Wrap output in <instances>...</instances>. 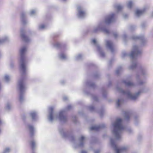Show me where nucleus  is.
<instances>
[{
    "label": "nucleus",
    "mask_w": 153,
    "mask_h": 153,
    "mask_svg": "<svg viewBox=\"0 0 153 153\" xmlns=\"http://www.w3.org/2000/svg\"><path fill=\"white\" fill-rule=\"evenodd\" d=\"M25 47H22L20 50V58L19 60L20 69L21 72L22 77L19 80L18 84V88L19 91V100L20 102L24 100V94L27 87L24 82L23 76L26 74L27 67L26 65L27 57L25 53L26 51Z\"/></svg>",
    "instance_id": "nucleus-1"
},
{
    "label": "nucleus",
    "mask_w": 153,
    "mask_h": 153,
    "mask_svg": "<svg viewBox=\"0 0 153 153\" xmlns=\"http://www.w3.org/2000/svg\"><path fill=\"white\" fill-rule=\"evenodd\" d=\"M142 53V50L138 46L134 45L131 53L128 54L126 51H123L121 56L123 58L128 56H129L131 59V62L130 65L129 66V69L130 70H133L136 68L137 65V61L136 57L140 55Z\"/></svg>",
    "instance_id": "nucleus-2"
},
{
    "label": "nucleus",
    "mask_w": 153,
    "mask_h": 153,
    "mask_svg": "<svg viewBox=\"0 0 153 153\" xmlns=\"http://www.w3.org/2000/svg\"><path fill=\"white\" fill-rule=\"evenodd\" d=\"M112 133L117 140H120L122 138V134L126 130V127L122 124V120L117 119L111 124Z\"/></svg>",
    "instance_id": "nucleus-3"
},
{
    "label": "nucleus",
    "mask_w": 153,
    "mask_h": 153,
    "mask_svg": "<svg viewBox=\"0 0 153 153\" xmlns=\"http://www.w3.org/2000/svg\"><path fill=\"white\" fill-rule=\"evenodd\" d=\"M117 90L123 94L126 95L127 97L131 100L136 102L138 100L141 93L146 92L149 90V89L145 86L140 89L137 92L131 94L129 90L124 91L121 88L117 87Z\"/></svg>",
    "instance_id": "nucleus-4"
},
{
    "label": "nucleus",
    "mask_w": 153,
    "mask_h": 153,
    "mask_svg": "<svg viewBox=\"0 0 153 153\" xmlns=\"http://www.w3.org/2000/svg\"><path fill=\"white\" fill-rule=\"evenodd\" d=\"M70 140L74 143V147L76 148L79 147H83L84 146L85 141L86 140V138L83 136H82L79 139V142L77 144L75 143V139L74 137L71 136L69 137Z\"/></svg>",
    "instance_id": "nucleus-5"
},
{
    "label": "nucleus",
    "mask_w": 153,
    "mask_h": 153,
    "mask_svg": "<svg viewBox=\"0 0 153 153\" xmlns=\"http://www.w3.org/2000/svg\"><path fill=\"white\" fill-rule=\"evenodd\" d=\"M99 31H102L107 34L110 33L109 30L107 29L105 22H104L100 23L97 26L94 27L92 31L95 33Z\"/></svg>",
    "instance_id": "nucleus-6"
},
{
    "label": "nucleus",
    "mask_w": 153,
    "mask_h": 153,
    "mask_svg": "<svg viewBox=\"0 0 153 153\" xmlns=\"http://www.w3.org/2000/svg\"><path fill=\"white\" fill-rule=\"evenodd\" d=\"M72 108L71 105H69L64 110L61 111L59 112L58 118L60 121L65 123L67 121L68 119L66 115V111L70 110Z\"/></svg>",
    "instance_id": "nucleus-7"
},
{
    "label": "nucleus",
    "mask_w": 153,
    "mask_h": 153,
    "mask_svg": "<svg viewBox=\"0 0 153 153\" xmlns=\"http://www.w3.org/2000/svg\"><path fill=\"white\" fill-rule=\"evenodd\" d=\"M110 143L111 146L115 151L116 153H121L126 152L128 149V147L127 146H123L118 148L115 144L114 140L112 138L110 139Z\"/></svg>",
    "instance_id": "nucleus-8"
},
{
    "label": "nucleus",
    "mask_w": 153,
    "mask_h": 153,
    "mask_svg": "<svg viewBox=\"0 0 153 153\" xmlns=\"http://www.w3.org/2000/svg\"><path fill=\"white\" fill-rule=\"evenodd\" d=\"M58 117L57 115L54 112L53 108V107H51L49 108V115L48 116V119L51 122H52L54 120H56Z\"/></svg>",
    "instance_id": "nucleus-9"
},
{
    "label": "nucleus",
    "mask_w": 153,
    "mask_h": 153,
    "mask_svg": "<svg viewBox=\"0 0 153 153\" xmlns=\"http://www.w3.org/2000/svg\"><path fill=\"white\" fill-rule=\"evenodd\" d=\"M137 67L139 70V72L141 75L143 76L144 78L147 76L148 75V73L147 68L144 66L139 65L137 62V66L135 69Z\"/></svg>",
    "instance_id": "nucleus-10"
},
{
    "label": "nucleus",
    "mask_w": 153,
    "mask_h": 153,
    "mask_svg": "<svg viewBox=\"0 0 153 153\" xmlns=\"http://www.w3.org/2000/svg\"><path fill=\"white\" fill-rule=\"evenodd\" d=\"M77 16L79 18H84L86 16L85 11L83 7L80 5H78L77 7Z\"/></svg>",
    "instance_id": "nucleus-11"
},
{
    "label": "nucleus",
    "mask_w": 153,
    "mask_h": 153,
    "mask_svg": "<svg viewBox=\"0 0 153 153\" xmlns=\"http://www.w3.org/2000/svg\"><path fill=\"white\" fill-rule=\"evenodd\" d=\"M132 39L133 40H140L141 42L140 46H144L146 43V39L144 36L141 35L140 36H137L136 35H133L131 37Z\"/></svg>",
    "instance_id": "nucleus-12"
},
{
    "label": "nucleus",
    "mask_w": 153,
    "mask_h": 153,
    "mask_svg": "<svg viewBox=\"0 0 153 153\" xmlns=\"http://www.w3.org/2000/svg\"><path fill=\"white\" fill-rule=\"evenodd\" d=\"M92 42L97 47V50L100 53L101 56L103 57H104L105 56V53L103 51L102 48L99 44L96 42V40L95 39H93L92 40Z\"/></svg>",
    "instance_id": "nucleus-13"
},
{
    "label": "nucleus",
    "mask_w": 153,
    "mask_h": 153,
    "mask_svg": "<svg viewBox=\"0 0 153 153\" xmlns=\"http://www.w3.org/2000/svg\"><path fill=\"white\" fill-rule=\"evenodd\" d=\"M115 14L112 13L107 16L105 19V22L106 24H109L115 21Z\"/></svg>",
    "instance_id": "nucleus-14"
},
{
    "label": "nucleus",
    "mask_w": 153,
    "mask_h": 153,
    "mask_svg": "<svg viewBox=\"0 0 153 153\" xmlns=\"http://www.w3.org/2000/svg\"><path fill=\"white\" fill-rule=\"evenodd\" d=\"M136 79L137 84L138 85H143L146 83V81L145 80H142L140 79V75L137 73L136 74Z\"/></svg>",
    "instance_id": "nucleus-15"
},
{
    "label": "nucleus",
    "mask_w": 153,
    "mask_h": 153,
    "mask_svg": "<svg viewBox=\"0 0 153 153\" xmlns=\"http://www.w3.org/2000/svg\"><path fill=\"white\" fill-rule=\"evenodd\" d=\"M105 42L106 47L109 49L112 53H113L114 49L113 43L110 40H106Z\"/></svg>",
    "instance_id": "nucleus-16"
},
{
    "label": "nucleus",
    "mask_w": 153,
    "mask_h": 153,
    "mask_svg": "<svg viewBox=\"0 0 153 153\" xmlns=\"http://www.w3.org/2000/svg\"><path fill=\"white\" fill-rule=\"evenodd\" d=\"M25 30L23 29L21 30V35L22 39L25 42H28L30 41V39L25 34Z\"/></svg>",
    "instance_id": "nucleus-17"
},
{
    "label": "nucleus",
    "mask_w": 153,
    "mask_h": 153,
    "mask_svg": "<svg viewBox=\"0 0 153 153\" xmlns=\"http://www.w3.org/2000/svg\"><path fill=\"white\" fill-rule=\"evenodd\" d=\"M122 82L125 84L126 86L128 87H134L136 85V84L133 82L129 81L127 80H124L122 81Z\"/></svg>",
    "instance_id": "nucleus-18"
},
{
    "label": "nucleus",
    "mask_w": 153,
    "mask_h": 153,
    "mask_svg": "<svg viewBox=\"0 0 153 153\" xmlns=\"http://www.w3.org/2000/svg\"><path fill=\"white\" fill-rule=\"evenodd\" d=\"M105 127V125L104 124H102L98 125H96L92 126L90 128L91 130H94L98 131L100 129L104 128Z\"/></svg>",
    "instance_id": "nucleus-19"
},
{
    "label": "nucleus",
    "mask_w": 153,
    "mask_h": 153,
    "mask_svg": "<svg viewBox=\"0 0 153 153\" xmlns=\"http://www.w3.org/2000/svg\"><path fill=\"white\" fill-rule=\"evenodd\" d=\"M148 9V8L147 7H145L143 9L139 10H136L135 12V16L136 17H138L141 15H142L143 13L145 12V11L146 10Z\"/></svg>",
    "instance_id": "nucleus-20"
},
{
    "label": "nucleus",
    "mask_w": 153,
    "mask_h": 153,
    "mask_svg": "<svg viewBox=\"0 0 153 153\" xmlns=\"http://www.w3.org/2000/svg\"><path fill=\"white\" fill-rule=\"evenodd\" d=\"M28 129L30 132V137H32L34 134L35 129L34 127L32 125L28 124L27 125Z\"/></svg>",
    "instance_id": "nucleus-21"
},
{
    "label": "nucleus",
    "mask_w": 153,
    "mask_h": 153,
    "mask_svg": "<svg viewBox=\"0 0 153 153\" xmlns=\"http://www.w3.org/2000/svg\"><path fill=\"white\" fill-rule=\"evenodd\" d=\"M21 19L23 25H25L27 23V21L26 19V14L24 12H22L21 13Z\"/></svg>",
    "instance_id": "nucleus-22"
},
{
    "label": "nucleus",
    "mask_w": 153,
    "mask_h": 153,
    "mask_svg": "<svg viewBox=\"0 0 153 153\" xmlns=\"http://www.w3.org/2000/svg\"><path fill=\"white\" fill-rule=\"evenodd\" d=\"M30 115L33 121H35L38 119L37 113L34 111L31 112L30 113Z\"/></svg>",
    "instance_id": "nucleus-23"
},
{
    "label": "nucleus",
    "mask_w": 153,
    "mask_h": 153,
    "mask_svg": "<svg viewBox=\"0 0 153 153\" xmlns=\"http://www.w3.org/2000/svg\"><path fill=\"white\" fill-rule=\"evenodd\" d=\"M131 114V113L128 111H125L124 112V117L126 120H128Z\"/></svg>",
    "instance_id": "nucleus-24"
},
{
    "label": "nucleus",
    "mask_w": 153,
    "mask_h": 153,
    "mask_svg": "<svg viewBox=\"0 0 153 153\" xmlns=\"http://www.w3.org/2000/svg\"><path fill=\"white\" fill-rule=\"evenodd\" d=\"M59 58L61 59L65 60L67 59V57L66 55L63 53H61L59 55Z\"/></svg>",
    "instance_id": "nucleus-25"
},
{
    "label": "nucleus",
    "mask_w": 153,
    "mask_h": 153,
    "mask_svg": "<svg viewBox=\"0 0 153 153\" xmlns=\"http://www.w3.org/2000/svg\"><path fill=\"white\" fill-rule=\"evenodd\" d=\"M86 84L87 86L93 88L96 87V85L95 84L91 82L88 81L86 82Z\"/></svg>",
    "instance_id": "nucleus-26"
},
{
    "label": "nucleus",
    "mask_w": 153,
    "mask_h": 153,
    "mask_svg": "<svg viewBox=\"0 0 153 153\" xmlns=\"http://www.w3.org/2000/svg\"><path fill=\"white\" fill-rule=\"evenodd\" d=\"M134 123L136 125L140 121V116L139 115H136L134 116Z\"/></svg>",
    "instance_id": "nucleus-27"
},
{
    "label": "nucleus",
    "mask_w": 153,
    "mask_h": 153,
    "mask_svg": "<svg viewBox=\"0 0 153 153\" xmlns=\"http://www.w3.org/2000/svg\"><path fill=\"white\" fill-rule=\"evenodd\" d=\"M114 7L118 12L121 11L123 8V7L120 4H116L114 5Z\"/></svg>",
    "instance_id": "nucleus-28"
},
{
    "label": "nucleus",
    "mask_w": 153,
    "mask_h": 153,
    "mask_svg": "<svg viewBox=\"0 0 153 153\" xmlns=\"http://www.w3.org/2000/svg\"><path fill=\"white\" fill-rule=\"evenodd\" d=\"M59 131L63 137H68L67 134L64 131L62 128H60L59 129Z\"/></svg>",
    "instance_id": "nucleus-29"
},
{
    "label": "nucleus",
    "mask_w": 153,
    "mask_h": 153,
    "mask_svg": "<svg viewBox=\"0 0 153 153\" xmlns=\"http://www.w3.org/2000/svg\"><path fill=\"white\" fill-rule=\"evenodd\" d=\"M30 144L31 145V148L32 150V153H35L34 152V150L35 148V143L34 140H33L31 141Z\"/></svg>",
    "instance_id": "nucleus-30"
},
{
    "label": "nucleus",
    "mask_w": 153,
    "mask_h": 153,
    "mask_svg": "<svg viewBox=\"0 0 153 153\" xmlns=\"http://www.w3.org/2000/svg\"><path fill=\"white\" fill-rule=\"evenodd\" d=\"M123 101V100L121 99H118L116 101V105L117 108L120 107V105Z\"/></svg>",
    "instance_id": "nucleus-31"
},
{
    "label": "nucleus",
    "mask_w": 153,
    "mask_h": 153,
    "mask_svg": "<svg viewBox=\"0 0 153 153\" xmlns=\"http://www.w3.org/2000/svg\"><path fill=\"white\" fill-rule=\"evenodd\" d=\"M122 71V68L121 67H119L116 71V73L117 75H118Z\"/></svg>",
    "instance_id": "nucleus-32"
},
{
    "label": "nucleus",
    "mask_w": 153,
    "mask_h": 153,
    "mask_svg": "<svg viewBox=\"0 0 153 153\" xmlns=\"http://www.w3.org/2000/svg\"><path fill=\"white\" fill-rule=\"evenodd\" d=\"M8 38L6 36H4L3 39H0V45L4 42L8 41Z\"/></svg>",
    "instance_id": "nucleus-33"
},
{
    "label": "nucleus",
    "mask_w": 153,
    "mask_h": 153,
    "mask_svg": "<svg viewBox=\"0 0 153 153\" xmlns=\"http://www.w3.org/2000/svg\"><path fill=\"white\" fill-rule=\"evenodd\" d=\"M142 28L143 29H145L147 26V24L146 22H143L141 25Z\"/></svg>",
    "instance_id": "nucleus-34"
},
{
    "label": "nucleus",
    "mask_w": 153,
    "mask_h": 153,
    "mask_svg": "<svg viewBox=\"0 0 153 153\" xmlns=\"http://www.w3.org/2000/svg\"><path fill=\"white\" fill-rule=\"evenodd\" d=\"M89 110L92 112H96L97 110L93 105L89 106L88 107Z\"/></svg>",
    "instance_id": "nucleus-35"
},
{
    "label": "nucleus",
    "mask_w": 153,
    "mask_h": 153,
    "mask_svg": "<svg viewBox=\"0 0 153 153\" xmlns=\"http://www.w3.org/2000/svg\"><path fill=\"white\" fill-rule=\"evenodd\" d=\"M11 104L9 102H7L6 104L5 108L7 110H10L11 109Z\"/></svg>",
    "instance_id": "nucleus-36"
},
{
    "label": "nucleus",
    "mask_w": 153,
    "mask_h": 153,
    "mask_svg": "<svg viewBox=\"0 0 153 153\" xmlns=\"http://www.w3.org/2000/svg\"><path fill=\"white\" fill-rule=\"evenodd\" d=\"M102 96L103 97L105 98L107 96V92L104 88H102Z\"/></svg>",
    "instance_id": "nucleus-37"
},
{
    "label": "nucleus",
    "mask_w": 153,
    "mask_h": 153,
    "mask_svg": "<svg viewBox=\"0 0 153 153\" xmlns=\"http://www.w3.org/2000/svg\"><path fill=\"white\" fill-rule=\"evenodd\" d=\"M53 45L54 47L57 48H62L63 46V45L58 42H56Z\"/></svg>",
    "instance_id": "nucleus-38"
},
{
    "label": "nucleus",
    "mask_w": 153,
    "mask_h": 153,
    "mask_svg": "<svg viewBox=\"0 0 153 153\" xmlns=\"http://www.w3.org/2000/svg\"><path fill=\"white\" fill-rule=\"evenodd\" d=\"M83 57V56L81 54H79L76 56L75 59L76 60H79L82 59Z\"/></svg>",
    "instance_id": "nucleus-39"
},
{
    "label": "nucleus",
    "mask_w": 153,
    "mask_h": 153,
    "mask_svg": "<svg viewBox=\"0 0 153 153\" xmlns=\"http://www.w3.org/2000/svg\"><path fill=\"white\" fill-rule=\"evenodd\" d=\"M133 4V2L131 1H129L127 4V7L129 8H131L132 7Z\"/></svg>",
    "instance_id": "nucleus-40"
},
{
    "label": "nucleus",
    "mask_w": 153,
    "mask_h": 153,
    "mask_svg": "<svg viewBox=\"0 0 153 153\" xmlns=\"http://www.w3.org/2000/svg\"><path fill=\"white\" fill-rule=\"evenodd\" d=\"M46 27L45 25H44L42 24L39 25V29L40 30H42L45 29Z\"/></svg>",
    "instance_id": "nucleus-41"
},
{
    "label": "nucleus",
    "mask_w": 153,
    "mask_h": 153,
    "mask_svg": "<svg viewBox=\"0 0 153 153\" xmlns=\"http://www.w3.org/2000/svg\"><path fill=\"white\" fill-rule=\"evenodd\" d=\"M100 76V75L99 73L97 72L94 74V77L95 79H97Z\"/></svg>",
    "instance_id": "nucleus-42"
},
{
    "label": "nucleus",
    "mask_w": 153,
    "mask_h": 153,
    "mask_svg": "<svg viewBox=\"0 0 153 153\" xmlns=\"http://www.w3.org/2000/svg\"><path fill=\"white\" fill-rule=\"evenodd\" d=\"M10 151V149L9 148H6L4 151L3 153H9Z\"/></svg>",
    "instance_id": "nucleus-43"
},
{
    "label": "nucleus",
    "mask_w": 153,
    "mask_h": 153,
    "mask_svg": "<svg viewBox=\"0 0 153 153\" xmlns=\"http://www.w3.org/2000/svg\"><path fill=\"white\" fill-rule=\"evenodd\" d=\"M123 37L125 42H126L129 39L127 36L125 34L123 35Z\"/></svg>",
    "instance_id": "nucleus-44"
},
{
    "label": "nucleus",
    "mask_w": 153,
    "mask_h": 153,
    "mask_svg": "<svg viewBox=\"0 0 153 153\" xmlns=\"http://www.w3.org/2000/svg\"><path fill=\"white\" fill-rule=\"evenodd\" d=\"M5 81L7 82H8L10 80V77L7 75H5L4 77Z\"/></svg>",
    "instance_id": "nucleus-45"
},
{
    "label": "nucleus",
    "mask_w": 153,
    "mask_h": 153,
    "mask_svg": "<svg viewBox=\"0 0 153 153\" xmlns=\"http://www.w3.org/2000/svg\"><path fill=\"white\" fill-rule=\"evenodd\" d=\"M92 97V98L93 100L95 101H97L98 100V99L97 97L94 95H91Z\"/></svg>",
    "instance_id": "nucleus-46"
},
{
    "label": "nucleus",
    "mask_w": 153,
    "mask_h": 153,
    "mask_svg": "<svg viewBox=\"0 0 153 153\" xmlns=\"http://www.w3.org/2000/svg\"><path fill=\"white\" fill-rule=\"evenodd\" d=\"M104 110L103 109H101L99 111H98V112L99 113L100 116L102 117L103 114Z\"/></svg>",
    "instance_id": "nucleus-47"
},
{
    "label": "nucleus",
    "mask_w": 153,
    "mask_h": 153,
    "mask_svg": "<svg viewBox=\"0 0 153 153\" xmlns=\"http://www.w3.org/2000/svg\"><path fill=\"white\" fill-rule=\"evenodd\" d=\"M36 10H33L31 11L30 13V16H33L34 15L36 14Z\"/></svg>",
    "instance_id": "nucleus-48"
},
{
    "label": "nucleus",
    "mask_w": 153,
    "mask_h": 153,
    "mask_svg": "<svg viewBox=\"0 0 153 153\" xmlns=\"http://www.w3.org/2000/svg\"><path fill=\"white\" fill-rule=\"evenodd\" d=\"M127 131L129 134H132L133 133V131L130 128H128L127 129Z\"/></svg>",
    "instance_id": "nucleus-49"
},
{
    "label": "nucleus",
    "mask_w": 153,
    "mask_h": 153,
    "mask_svg": "<svg viewBox=\"0 0 153 153\" xmlns=\"http://www.w3.org/2000/svg\"><path fill=\"white\" fill-rule=\"evenodd\" d=\"M136 28V27L134 25H131L129 29L130 30L132 31L134 30Z\"/></svg>",
    "instance_id": "nucleus-50"
},
{
    "label": "nucleus",
    "mask_w": 153,
    "mask_h": 153,
    "mask_svg": "<svg viewBox=\"0 0 153 153\" xmlns=\"http://www.w3.org/2000/svg\"><path fill=\"white\" fill-rule=\"evenodd\" d=\"M72 120L75 123L76 122V118L75 116H74L72 117Z\"/></svg>",
    "instance_id": "nucleus-51"
},
{
    "label": "nucleus",
    "mask_w": 153,
    "mask_h": 153,
    "mask_svg": "<svg viewBox=\"0 0 153 153\" xmlns=\"http://www.w3.org/2000/svg\"><path fill=\"white\" fill-rule=\"evenodd\" d=\"M10 67L11 68H13L14 67V63L13 62H11L10 63Z\"/></svg>",
    "instance_id": "nucleus-52"
},
{
    "label": "nucleus",
    "mask_w": 153,
    "mask_h": 153,
    "mask_svg": "<svg viewBox=\"0 0 153 153\" xmlns=\"http://www.w3.org/2000/svg\"><path fill=\"white\" fill-rule=\"evenodd\" d=\"M114 36L115 38H116L118 36V34L116 32L114 33H113Z\"/></svg>",
    "instance_id": "nucleus-53"
},
{
    "label": "nucleus",
    "mask_w": 153,
    "mask_h": 153,
    "mask_svg": "<svg viewBox=\"0 0 153 153\" xmlns=\"http://www.w3.org/2000/svg\"><path fill=\"white\" fill-rule=\"evenodd\" d=\"M101 150L100 149H97L94 151V153H99L100 152Z\"/></svg>",
    "instance_id": "nucleus-54"
},
{
    "label": "nucleus",
    "mask_w": 153,
    "mask_h": 153,
    "mask_svg": "<svg viewBox=\"0 0 153 153\" xmlns=\"http://www.w3.org/2000/svg\"><path fill=\"white\" fill-rule=\"evenodd\" d=\"M68 98L66 96H64L63 97V100H68Z\"/></svg>",
    "instance_id": "nucleus-55"
},
{
    "label": "nucleus",
    "mask_w": 153,
    "mask_h": 153,
    "mask_svg": "<svg viewBox=\"0 0 153 153\" xmlns=\"http://www.w3.org/2000/svg\"><path fill=\"white\" fill-rule=\"evenodd\" d=\"M80 153H87L86 151L82 150L81 151Z\"/></svg>",
    "instance_id": "nucleus-56"
},
{
    "label": "nucleus",
    "mask_w": 153,
    "mask_h": 153,
    "mask_svg": "<svg viewBox=\"0 0 153 153\" xmlns=\"http://www.w3.org/2000/svg\"><path fill=\"white\" fill-rule=\"evenodd\" d=\"M111 82H109L108 83V86L109 87L111 85Z\"/></svg>",
    "instance_id": "nucleus-57"
},
{
    "label": "nucleus",
    "mask_w": 153,
    "mask_h": 153,
    "mask_svg": "<svg viewBox=\"0 0 153 153\" xmlns=\"http://www.w3.org/2000/svg\"><path fill=\"white\" fill-rule=\"evenodd\" d=\"M25 115H23V116H22V119H23V120H25Z\"/></svg>",
    "instance_id": "nucleus-58"
},
{
    "label": "nucleus",
    "mask_w": 153,
    "mask_h": 153,
    "mask_svg": "<svg viewBox=\"0 0 153 153\" xmlns=\"http://www.w3.org/2000/svg\"><path fill=\"white\" fill-rule=\"evenodd\" d=\"M65 82L64 81H63V80L61 81V83L62 84H64L65 83Z\"/></svg>",
    "instance_id": "nucleus-59"
},
{
    "label": "nucleus",
    "mask_w": 153,
    "mask_h": 153,
    "mask_svg": "<svg viewBox=\"0 0 153 153\" xmlns=\"http://www.w3.org/2000/svg\"><path fill=\"white\" fill-rule=\"evenodd\" d=\"M151 33L152 34H153V29L152 30V31H151Z\"/></svg>",
    "instance_id": "nucleus-60"
},
{
    "label": "nucleus",
    "mask_w": 153,
    "mask_h": 153,
    "mask_svg": "<svg viewBox=\"0 0 153 153\" xmlns=\"http://www.w3.org/2000/svg\"><path fill=\"white\" fill-rule=\"evenodd\" d=\"M127 16V15H125L124 17V18H126Z\"/></svg>",
    "instance_id": "nucleus-61"
},
{
    "label": "nucleus",
    "mask_w": 153,
    "mask_h": 153,
    "mask_svg": "<svg viewBox=\"0 0 153 153\" xmlns=\"http://www.w3.org/2000/svg\"><path fill=\"white\" fill-rule=\"evenodd\" d=\"M151 15H152V17H153V12H152V14H151Z\"/></svg>",
    "instance_id": "nucleus-62"
},
{
    "label": "nucleus",
    "mask_w": 153,
    "mask_h": 153,
    "mask_svg": "<svg viewBox=\"0 0 153 153\" xmlns=\"http://www.w3.org/2000/svg\"><path fill=\"white\" fill-rule=\"evenodd\" d=\"M111 60H110V61L109 62V64H111Z\"/></svg>",
    "instance_id": "nucleus-63"
},
{
    "label": "nucleus",
    "mask_w": 153,
    "mask_h": 153,
    "mask_svg": "<svg viewBox=\"0 0 153 153\" xmlns=\"http://www.w3.org/2000/svg\"><path fill=\"white\" fill-rule=\"evenodd\" d=\"M62 1H65L66 0H61Z\"/></svg>",
    "instance_id": "nucleus-64"
}]
</instances>
